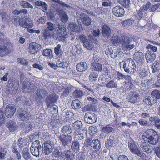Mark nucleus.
I'll list each match as a JSON object with an SVG mask.
<instances>
[{
    "instance_id": "nucleus-40",
    "label": "nucleus",
    "mask_w": 160,
    "mask_h": 160,
    "mask_svg": "<svg viewBox=\"0 0 160 160\" xmlns=\"http://www.w3.org/2000/svg\"><path fill=\"white\" fill-rule=\"evenodd\" d=\"M118 2L126 8H128L130 5V0H117Z\"/></svg>"
},
{
    "instance_id": "nucleus-11",
    "label": "nucleus",
    "mask_w": 160,
    "mask_h": 160,
    "mask_svg": "<svg viewBox=\"0 0 160 160\" xmlns=\"http://www.w3.org/2000/svg\"><path fill=\"white\" fill-rule=\"evenodd\" d=\"M74 155L70 150H65L61 153V159L62 160H73Z\"/></svg>"
},
{
    "instance_id": "nucleus-3",
    "label": "nucleus",
    "mask_w": 160,
    "mask_h": 160,
    "mask_svg": "<svg viewBox=\"0 0 160 160\" xmlns=\"http://www.w3.org/2000/svg\"><path fill=\"white\" fill-rule=\"evenodd\" d=\"M3 34L0 33V56L3 57L9 54L11 50L8 46L10 43L4 38Z\"/></svg>"
},
{
    "instance_id": "nucleus-61",
    "label": "nucleus",
    "mask_w": 160,
    "mask_h": 160,
    "mask_svg": "<svg viewBox=\"0 0 160 160\" xmlns=\"http://www.w3.org/2000/svg\"><path fill=\"white\" fill-rule=\"evenodd\" d=\"M47 27L49 31H52L54 29L53 24L50 22H48L47 23Z\"/></svg>"
},
{
    "instance_id": "nucleus-49",
    "label": "nucleus",
    "mask_w": 160,
    "mask_h": 160,
    "mask_svg": "<svg viewBox=\"0 0 160 160\" xmlns=\"http://www.w3.org/2000/svg\"><path fill=\"white\" fill-rule=\"evenodd\" d=\"M62 152L60 151V150L58 149V148L57 147L55 148L52 152V154L55 158H59V157L61 158Z\"/></svg>"
},
{
    "instance_id": "nucleus-48",
    "label": "nucleus",
    "mask_w": 160,
    "mask_h": 160,
    "mask_svg": "<svg viewBox=\"0 0 160 160\" xmlns=\"http://www.w3.org/2000/svg\"><path fill=\"white\" fill-rule=\"evenodd\" d=\"M133 20L130 19H127L122 22V26L125 27H128L132 24Z\"/></svg>"
},
{
    "instance_id": "nucleus-35",
    "label": "nucleus",
    "mask_w": 160,
    "mask_h": 160,
    "mask_svg": "<svg viewBox=\"0 0 160 160\" xmlns=\"http://www.w3.org/2000/svg\"><path fill=\"white\" fill-rule=\"evenodd\" d=\"M68 27L72 31L76 32H80V28L74 22L70 23L68 24Z\"/></svg>"
},
{
    "instance_id": "nucleus-55",
    "label": "nucleus",
    "mask_w": 160,
    "mask_h": 160,
    "mask_svg": "<svg viewBox=\"0 0 160 160\" xmlns=\"http://www.w3.org/2000/svg\"><path fill=\"white\" fill-rule=\"evenodd\" d=\"M21 21V18H20L18 16H15L13 17V23L17 25L19 24L20 22Z\"/></svg>"
},
{
    "instance_id": "nucleus-43",
    "label": "nucleus",
    "mask_w": 160,
    "mask_h": 160,
    "mask_svg": "<svg viewBox=\"0 0 160 160\" xmlns=\"http://www.w3.org/2000/svg\"><path fill=\"white\" fill-rule=\"evenodd\" d=\"M79 145L77 141L73 142L71 146V148L75 152H77L79 150Z\"/></svg>"
},
{
    "instance_id": "nucleus-64",
    "label": "nucleus",
    "mask_w": 160,
    "mask_h": 160,
    "mask_svg": "<svg viewBox=\"0 0 160 160\" xmlns=\"http://www.w3.org/2000/svg\"><path fill=\"white\" fill-rule=\"evenodd\" d=\"M118 160H129L128 157L124 155H120L118 157Z\"/></svg>"
},
{
    "instance_id": "nucleus-57",
    "label": "nucleus",
    "mask_w": 160,
    "mask_h": 160,
    "mask_svg": "<svg viewBox=\"0 0 160 160\" xmlns=\"http://www.w3.org/2000/svg\"><path fill=\"white\" fill-rule=\"evenodd\" d=\"M17 61L22 65H27L28 63V60L24 58H18L17 59Z\"/></svg>"
},
{
    "instance_id": "nucleus-50",
    "label": "nucleus",
    "mask_w": 160,
    "mask_h": 160,
    "mask_svg": "<svg viewBox=\"0 0 160 160\" xmlns=\"http://www.w3.org/2000/svg\"><path fill=\"white\" fill-rule=\"evenodd\" d=\"M71 128L68 126H65L63 127L62 129V133L67 134H70Z\"/></svg>"
},
{
    "instance_id": "nucleus-47",
    "label": "nucleus",
    "mask_w": 160,
    "mask_h": 160,
    "mask_svg": "<svg viewBox=\"0 0 160 160\" xmlns=\"http://www.w3.org/2000/svg\"><path fill=\"white\" fill-rule=\"evenodd\" d=\"M88 130L89 132L92 135L95 134L98 131L97 128L95 125H92L89 127Z\"/></svg>"
},
{
    "instance_id": "nucleus-41",
    "label": "nucleus",
    "mask_w": 160,
    "mask_h": 160,
    "mask_svg": "<svg viewBox=\"0 0 160 160\" xmlns=\"http://www.w3.org/2000/svg\"><path fill=\"white\" fill-rule=\"evenodd\" d=\"M54 52L55 54L57 56L60 57L62 54L61 45L58 44L54 48Z\"/></svg>"
},
{
    "instance_id": "nucleus-31",
    "label": "nucleus",
    "mask_w": 160,
    "mask_h": 160,
    "mask_svg": "<svg viewBox=\"0 0 160 160\" xmlns=\"http://www.w3.org/2000/svg\"><path fill=\"white\" fill-rule=\"evenodd\" d=\"M151 69L153 73L160 69V61L156 60L152 64Z\"/></svg>"
},
{
    "instance_id": "nucleus-30",
    "label": "nucleus",
    "mask_w": 160,
    "mask_h": 160,
    "mask_svg": "<svg viewBox=\"0 0 160 160\" xmlns=\"http://www.w3.org/2000/svg\"><path fill=\"white\" fill-rule=\"evenodd\" d=\"M30 148H36L43 149V144L42 142H40V141L38 140H35L32 143Z\"/></svg>"
},
{
    "instance_id": "nucleus-24",
    "label": "nucleus",
    "mask_w": 160,
    "mask_h": 160,
    "mask_svg": "<svg viewBox=\"0 0 160 160\" xmlns=\"http://www.w3.org/2000/svg\"><path fill=\"white\" fill-rule=\"evenodd\" d=\"M87 68V64L86 62H81L78 63L76 66V69L77 72H82L85 71Z\"/></svg>"
},
{
    "instance_id": "nucleus-51",
    "label": "nucleus",
    "mask_w": 160,
    "mask_h": 160,
    "mask_svg": "<svg viewBox=\"0 0 160 160\" xmlns=\"http://www.w3.org/2000/svg\"><path fill=\"white\" fill-rule=\"evenodd\" d=\"M98 74L97 73L93 72L91 73L89 76V78L91 81H94L98 78Z\"/></svg>"
},
{
    "instance_id": "nucleus-53",
    "label": "nucleus",
    "mask_w": 160,
    "mask_h": 160,
    "mask_svg": "<svg viewBox=\"0 0 160 160\" xmlns=\"http://www.w3.org/2000/svg\"><path fill=\"white\" fill-rule=\"evenodd\" d=\"M5 116L3 111H0V126L3 124L5 122Z\"/></svg>"
},
{
    "instance_id": "nucleus-19",
    "label": "nucleus",
    "mask_w": 160,
    "mask_h": 160,
    "mask_svg": "<svg viewBox=\"0 0 160 160\" xmlns=\"http://www.w3.org/2000/svg\"><path fill=\"white\" fill-rule=\"evenodd\" d=\"M145 57L147 62L148 63H151L155 60L156 54L153 52L148 50L145 54Z\"/></svg>"
},
{
    "instance_id": "nucleus-33",
    "label": "nucleus",
    "mask_w": 160,
    "mask_h": 160,
    "mask_svg": "<svg viewBox=\"0 0 160 160\" xmlns=\"http://www.w3.org/2000/svg\"><path fill=\"white\" fill-rule=\"evenodd\" d=\"M43 56L47 57L49 59H51L53 57L52 51L50 49H45L43 50L42 52Z\"/></svg>"
},
{
    "instance_id": "nucleus-54",
    "label": "nucleus",
    "mask_w": 160,
    "mask_h": 160,
    "mask_svg": "<svg viewBox=\"0 0 160 160\" xmlns=\"http://www.w3.org/2000/svg\"><path fill=\"white\" fill-rule=\"evenodd\" d=\"M146 48L148 50L150 49V50H149V51H152L154 52V53L157 51L158 49L157 47L153 46L151 44L148 45L146 46Z\"/></svg>"
},
{
    "instance_id": "nucleus-20",
    "label": "nucleus",
    "mask_w": 160,
    "mask_h": 160,
    "mask_svg": "<svg viewBox=\"0 0 160 160\" xmlns=\"http://www.w3.org/2000/svg\"><path fill=\"white\" fill-rule=\"evenodd\" d=\"M54 148L53 145L48 142V141L45 142L44 143V152L45 155H48L50 153Z\"/></svg>"
},
{
    "instance_id": "nucleus-32",
    "label": "nucleus",
    "mask_w": 160,
    "mask_h": 160,
    "mask_svg": "<svg viewBox=\"0 0 160 160\" xmlns=\"http://www.w3.org/2000/svg\"><path fill=\"white\" fill-rule=\"evenodd\" d=\"M22 156L23 158L26 160H28L30 158L31 156L28 148L25 147L23 148L22 150Z\"/></svg>"
},
{
    "instance_id": "nucleus-26",
    "label": "nucleus",
    "mask_w": 160,
    "mask_h": 160,
    "mask_svg": "<svg viewBox=\"0 0 160 160\" xmlns=\"http://www.w3.org/2000/svg\"><path fill=\"white\" fill-rule=\"evenodd\" d=\"M20 25L25 28H32L33 26V24L32 22H28L26 20L25 21L24 19L22 18Z\"/></svg>"
},
{
    "instance_id": "nucleus-7",
    "label": "nucleus",
    "mask_w": 160,
    "mask_h": 160,
    "mask_svg": "<svg viewBox=\"0 0 160 160\" xmlns=\"http://www.w3.org/2000/svg\"><path fill=\"white\" fill-rule=\"evenodd\" d=\"M127 99L128 102L133 103L138 102L140 99V95L136 92L131 91L127 96Z\"/></svg>"
},
{
    "instance_id": "nucleus-52",
    "label": "nucleus",
    "mask_w": 160,
    "mask_h": 160,
    "mask_svg": "<svg viewBox=\"0 0 160 160\" xmlns=\"http://www.w3.org/2000/svg\"><path fill=\"white\" fill-rule=\"evenodd\" d=\"M148 72L145 69H142L140 70L139 75L140 78H145L148 75Z\"/></svg>"
},
{
    "instance_id": "nucleus-59",
    "label": "nucleus",
    "mask_w": 160,
    "mask_h": 160,
    "mask_svg": "<svg viewBox=\"0 0 160 160\" xmlns=\"http://www.w3.org/2000/svg\"><path fill=\"white\" fill-rule=\"evenodd\" d=\"M75 134V137L77 138V140H82L84 138L83 134L82 133H81V131L78 132V134H76L74 133Z\"/></svg>"
},
{
    "instance_id": "nucleus-62",
    "label": "nucleus",
    "mask_w": 160,
    "mask_h": 160,
    "mask_svg": "<svg viewBox=\"0 0 160 160\" xmlns=\"http://www.w3.org/2000/svg\"><path fill=\"white\" fill-rule=\"evenodd\" d=\"M69 90L70 88L68 87L65 88L62 93V95L64 97L67 96L69 94Z\"/></svg>"
},
{
    "instance_id": "nucleus-23",
    "label": "nucleus",
    "mask_w": 160,
    "mask_h": 160,
    "mask_svg": "<svg viewBox=\"0 0 160 160\" xmlns=\"http://www.w3.org/2000/svg\"><path fill=\"white\" fill-rule=\"evenodd\" d=\"M102 65L99 63L98 61H94L91 64V68L94 71L101 72L102 69Z\"/></svg>"
},
{
    "instance_id": "nucleus-4",
    "label": "nucleus",
    "mask_w": 160,
    "mask_h": 160,
    "mask_svg": "<svg viewBox=\"0 0 160 160\" xmlns=\"http://www.w3.org/2000/svg\"><path fill=\"white\" fill-rule=\"evenodd\" d=\"M123 68L124 71L128 73L133 74L136 71V67L133 60L128 58L123 61Z\"/></svg>"
},
{
    "instance_id": "nucleus-21",
    "label": "nucleus",
    "mask_w": 160,
    "mask_h": 160,
    "mask_svg": "<svg viewBox=\"0 0 160 160\" xmlns=\"http://www.w3.org/2000/svg\"><path fill=\"white\" fill-rule=\"evenodd\" d=\"M18 116L21 121H26L28 117V112L25 109L23 110L21 109L18 112Z\"/></svg>"
},
{
    "instance_id": "nucleus-60",
    "label": "nucleus",
    "mask_w": 160,
    "mask_h": 160,
    "mask_svg": "<svg viewBox=\"0 0 160 160\" xmlns=\"http://www.w3.org/2000/svg\"><path fill=\"white\" fill-rule=\"evenodd\" d=\"M51 35L48 30H45L43 34V36L45 39H48L50 37Z\"/></svg>"
},
{
    "instance_id": "nucleus-38",
    "label": "nucleus",
    "mask_w": 160,
    "mask_h": 160,
    "mask_svg": "<svg viewBox=\"0 0 160 160\" xmlns=\"http://www.w3.org/2000/svg\"><path fill=\"white\" fill-rule=\"evenodd\" d=\"M35 4L37 6H41L42 8L45 11H47L48 10V5L43 2L40 0H38L35 2Z\"/></svg>"
},
{
    "instance_id": "nucleus-12",
    "label": "nucleus",
    "mask_w": 160,
    "mask_h": 160,
    "mask_svg": "<svg viewBox=\"0 0 160 160\" xmlns=\"http://www.w3.org/2000/svg\"><path fill=\"white\" fill-rule=\"evenodd\" d=\"M126 80L127 81H125L124 82L125 83L124 88L125 89L126 91L130 90L133 87L134 85L133 83L134 81L131 78V77L129 75L127 76Z\"/></svg>"
},
{
    "instance_id": "nucleus-13",
    "label": "nucleus",
    "mask_w": 160,
    "mask_h": 160,
    "mask_svg": "<svg viewBox=\"0 0 160 160\" xmlns=\"http://www.w3.org/2000/svg\"><path fill=\"white\" fill-rule=\"evenodd\" d=\"M133 58L138 63H142L144 61V56L141 52L138 51L135 52L133 55Z\"/></svg>"
},
{
    "instance_id": "nucleus-29",
    "label": "nucleus",
    "mask_w": 160,
    "mask_h": 160,
    "mask_svg": "<svg viewBox=\"0 0 160 160\" xmlns=\"http://www.w3.org/2000/svg\"><path fill=\"white\" fill-rule=\"evenodd\" d=\"M144 101L147 104L150 106L154 104L157 102L156 99H154V97L152 98L150 96L145 98Z\"/></svg>"
},
{
    "instance_id": "nucleus-45",
    "label": "nucleus",
    "mask_w": 160,
    "mask_h": 160,
    "mask_svg": "<svg viewBox=\"0 0 160 160\" xmlns=\"http://www.w3.org/2000/svg\"><path fill=\"white\" fill-rule=\"evenodd\" d=\"M43 149H40L39 148H30V150L31 153L34 156L37 157L39 156L40 151H42Z\"/></svg>"
},
{
    "instance_id": "nucleus-22",
    "label": "nucleus",
    "mask_w": 160,
    "mask_h": 160,
    "mask_svg": "<svg viewBox=\"0 0 160 160\" xmlns=\"http://www.w3.org/2000/svg\"><path fill=\"white\" fill-rule=\"evenodd\" d=\"M82 122L79 121H77L73 124L72 127L74 133L78 134V132L81 131L82 127Z\"/></svg>"
},
{
    "instance_id": "nucleus-14",
    "label": "nucleus",
    "mask_w": 160,
    "mask_h": 160,
    "mask_svg": "<svg viewBox=\"0 0 160 160\" xmlns=\"http://www.w3.org/2000/svg\"><path fill=\"white\" fill-rule=\"evenodd\" d=\"M84 118L85 119H87V122L89 124L93 123L97 120L96 116L93 113H92L90 112L87 113L84 116Z\"/></svg>"
},
{
    "instance_id": "nucleus-2",
    "label": "nucleus",
    "mask_w": 160,
    "mask_h": 160,
    "mask_svg": "<svg viewBox=\"0 0 160 160\" xmlns=\"http://www.w3.org/2000/svg\"><path fill=\"white\" fill-rule=\"evenodd\" d=\"M124 38L122 39L119 41V37L118 36L115 35H113L112 39L111 42L113 45L118 44L119 42L121 44V47L123 49L126 50H130L133 48L135 47L134 44L130 45V37L128 35H125L124 36Z\"/></svg>"
},
{
    "instance_id": "nucleus-25",
    "label": "nucleus",
    "mask_w": 160,
    "mask_h": 160,
    "mask_svg": "<svg viewBox=\"0 0 160 160\" xmlns=\"http://www.w3.org/2000/svg\"><path fill=\"white\" fill-rule=\"evenodd\" d=\"M111 33V30L110 28L105 25H104L102 29V34L104 37H109Z\"/></svg>"
},
{
    "instance_id": "nucleus-16",
    "label": "nucleus",
    "mask_w": 160,
    "mask_h": 160,
    "mask_svg": "<svg viewBox=\"0 0 160 160\" xmlns=\"http://www.w3.org/2000/svg\"><path fill=\"white\" fill-rule=\"evenodd\" d=\"M59 138L62 145L64 146L71 143L72 139V138L70 135H66L63 134L59 136Z\"/></svg>"
},
{
    "instance_id": "nucleus-15",
    "label": "nucleus",
    "mask_w": 160,
    "mask_h": 160,
    "mask_svg": "<svg viewBox=\"0 0 160 160\" xmlns=\"http://www.w3.org/2000/svg\"><path fill=\"white\" fill-rule=\"evenodd\" d=\"M58 97V96L55 93H52L49 95L48 98L50 102L46 101V102L47 107L49 108L53 106L52 104L54 103L57 101Z\"/></svg>"
},
{
    "instance_id": "nucleus-6",
    "label": "nucleus",
    "mask_w": 160,
    "mask_h": 160,
    "mask_svg": "<svg viewBox=\"0 0 160 160\" xmlns=\"http://www.w3.org/2000/svg\"><path fill=\"white\" fill-rule=\"evenodd\" d=\"M79 38L83 43V46L86 49L89 50H92L93 48L94 45L93 43L90 40L88 39L86 36L84 35H80Z\"/></svg>"
},
{
    "instance_id": "nucleus-9",
    "label": "nucleus",
    "mask_w": 160,
    "mask_h": 160,
    "mask_svg": "<svg viewBox=\"0 0 160 160\" xmlns=\"http://www.w3.org/2000/svg\"><path fill=\"white\" fill-rule=\"evenodd\" d=\"M41 46L35 42H31L29 45L28 47V52L32 54L37 53L40 50Z\"/></svg>"
},
{
    "instance_id": "nucleus-42",
    "label": "nucleus",
    "mask_w": 160,
    "mask_h": 160,
    "mask_svg": "<svg viewBox=\"0 0 160 160\" xmlns=\"http://www.w3.org/2000/svg\"><path fill=\"white\" fill-rule=\"evenodd\" d=\"M20 4L23 8H30L32 9L33 8V6L27 1H22L20 3Z\"/></svg>"
},
{
    "instance_id": "nucleus-27",
    "label": "nucleus",
    "mask_w": 160,
    "mask_h": 160,
    "mask_svg": "<svg viewBox=\"0 0 160 160\" xmlns=\"http://www.w3.org/2000/svg\"><path fill=\"white\" fill-rule=\"evenodd\" d=\"M7 127L10 131L14 132L17 129L15 122L13 120H10L8 122Z\"/></svg>"
},
{
    "instance_id": "nucleus-8",
    "label": "nucleus",
    "mask_w": 160,
    "mask_h": 160,
    "mask_svg": "<svg viewBox=\"0 0 160 160\" xmlns=\"http://www.w3.org/2000/svg\"><path fill=\"white\" fill-rule=\"evenodd\" d=\"M112 12L116 17H122L124 16L125 11L122 7L117 5L112 8Z\"/></svg>"
},
{
    "instance_id": "nucleus-63",
    "label": "nucleus",
    "mask_w": 160,
    "mask_h": 160,
    "mask_svg": "<svg viewBox=\"0 0 160 160\" xmlns=\"http://www.w3.org/2000/svg\"><path fill=\"white\" fill-rule=\"evenodd\" d=\"M100 30L99 29L93 30L92 34L95 37H98L100 36Z\"/></svg>"
},
{
    "instance_id": "nucleus-28",
    "label": "nucleus",
    "mask_w": 160,
    "mask_h": 160,
    "mask_svg": "<svg viewBox=\"0 0 160 160\" xmlns=\"http://www.w3.org/2000/svg\"><path fill=\"white\" fill-rule=\"evenodd\" d=\"M83 17H80L82 23L86 26L90 25L91 23V20L89 17L85 14L82 15Z\"/></svg>"
},
{
    "instance_id": "nucleus-36",
    "label": "nucleus",
    "mask_w": 160,
    "mask_h": 160,
    "mask_svg": "<svg viewBox=\"0 0 160 160\" xmlns=\"http://www.w3.org/2000/svg\"><path fill=\"white\" fill-rule=\"evenodd\" d=\"M113 128L112 127L108 126V125L103 126L101 129V132L104 133L108 134L111 133L113 131Z\"/></svg>"
},
{
    "instance_id": "nucleus-10",
    "label": "nucleus",
    "mask_w": 160,
    "mask_h": 160,
    "mask_svg": "<svg viewBox=\"0 0 160 160\" xmlns=\"http://www.w3.org/2000/svg\"><path fill=\"white\" fill-rule=\"evenodd\" d=\"M16 108L9 104L7 105L5 109V114L8 118H11L14 115L16 112Z\"/></svg>"
},
{
    "instance_id": "nucleus-17",
    "label": "nucleus",
    "mask_w": 160,
    "mask_h": 160,
    "mask_svg": "<svg viewBox=\"0 0 160 160\" xmlns=\"http://www.w3.org/2000/svg\"><path fill=\"white\" fill-rule=\"evenodd\" d=\"M92 142L93 145L91 150L92 154H94L97 153L99 151L101 147V144L100 141L98 139L93 140Z\"/></svg>"
},
{
    "instance_id": "nucleus-5",
    "label": "nucleus",
    "mask_w": 160,
    "mask_h": 160,
    "mask_svg": "<svg viewBox=\"0 0 160 160\" xmlns=\"http://www.w3.org/2000/svg\"><path fill=\"white\" fill-rule=\"evenodd\" d=\"M58 28L57 33L58 39L62 41H65L67 35L66 28H64L63 25L60 24L58 25Z\"/></svg>"
},
{
    "instance_id": "nucleus-44",
    "label": "nucleus",
    "mask_w": 160,
    "mask_h": 160,
    "mask_svg": "<svg viewBox=\"0 0 160 160\" xmlns=\"http://www.w3.org/2000/svg\"><path fill=\"white\" fill-rule=\"evenodd\" d=\"M151 95L154 97V99H160V91L156 89L152 91L151 92Z\"/></svg>"
},
{
    "instance_id": "nucleus-58",
    "label": "nucleus",
    "mask_w": 160,
    "mask_h": 160,
    "mask_svg": "<svg viewBox=\"0 0 160 160\" xmlns=\"http://www.w3.org/2000/svg\"><path fill=\"white\" fill-rule=\"evenodd\" d=\"M80 102L79 101H74L72 103V107L73 108H79L81 107Z\"/></svg>"
},
{
    "instance_id": "nucleus-18",
    "label": "nucleus",
    "mask_w": 160,
    "mask_h": 160,
    "mask_svg": "<svg viewBox=\"0 0 160 160\" xmlns=\"http://www.w3.org/2000/svg\"><path fill=\"white\" fill-rule=\"evenodd\" d=\"M128 147L131 152L133 154H136L138 156L141 155L140 150L135 143L132 142L130 143Z\"/></svg>"
},
{
    "instance_id": "nucleus-1",
    "label": "nucleus",
    "mask_w": 160,
    "mask_h": 160,
    "mask_svg": "<svg viewBox=\"0 0 160 160\" xmlns=\"http://www.w3.org/2000/svg\"><path fill=\"white\" fill-rule=\"evenodd\" d=\"M142 138L144 141L142 142L140 147L143 151L148 154L152 153L153 147L148 143L152 145L157 144L159 142L160 136L154 130L150 129L144 133Z\"/></svg>"
},
{
    "instance_id": "nucleus-56",
    "label": "nucleus",
    "mask_w": 160,
    "mask_h": 160,
    "mask_svg": "<svg viewBox=\"0 0 160 160\" xmlns=\"http://www.w3.org/2000/svg\"><path fill=\"white\" fill-rule=\"evenodd\" d=\"M73 94L76 98H80L82 96L83 93L82 91L76 90L74 91Z\"/></svg>"
},
{
    "instance_id": "nucleus-37",
    "label": "nucleus",
    "mask_w": 160,
    "mask_h": 160,
    "mask_svg": "<svg viewBox=\"0 0 160 160\" xmlns=\"http://www.w3.org/2000/svg\"><path fill=\"white\" fill-rule=\"evenodd\" d=\"M149 121L156 127V126L158 125V123L160 122V117L158 116L151 117L149 118Z\"/></svg>"
},
{
    "instance_id": "nucleus-34",
    "label": "nucleus",
    "mask_w": 160,
    "mask_h": 160,
    "mask_svg": "<svg viewBox=\"0 0 160 160\" xmlns=\"http://www.w3.org/2000/svg\"><path fill=\"white\" fill-rule=\"evenodd\" d=\"M28 143L27 140L24 138H19L18 142V145L21 149L27 146Z\"/></svg>"
},
{
    "instance_id": "nucleus-46",
    "label": "nucleus",
    "mask_w": 160,
    "mask_h": 160,
    "mask_svg": "<svg viewBox=\"0 0 160 160\" xmlns=\"http://www.w3.org/2000/svg\"><path fill=\"white\" fill-rule=\"evenodd\" d=\"M106 86L108 88H116L117 87V84L113 80H111L109 81L106 85Z\"/></svg>"
},
{
    "instance_id": "nucleus-39",
    "label": "nucleus",
    "mask_w": 160,
    "mask_h": 160,
    "mask_svg": "<svg viewBox=\"0 0 160 160\" xmlns=\"http://www.w3.org/2000/svg\"><path fill=\"white\" fill-rule=\"evenodd\" d=\"M61 21L63 23H67L68 19V17L67 14L64 12H62L60 14Z\"/></svg>"
}]
</instances>
